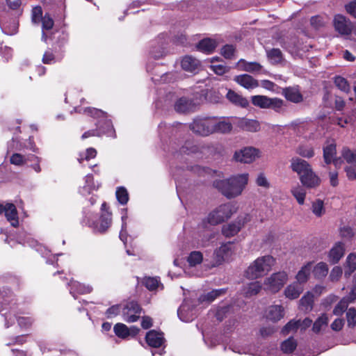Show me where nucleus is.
Returning <instances> with one entry per match:
<instances>
[{"label": "nucleus", "mask_w": 356, "mask_h": 356, "mask_svg": "<svg viewBox=\"0 0 356 356\" xmlns=\"http://www.w3.org/2000/svg\"><path fill=\"white\" fill-rule=\"evenodd\" d=\"M248 180L249 175L243 173L232 176L226 179L216 180L214 181L213 186L227 198L232 199L242 193Z\"/></svg>", "instance_id": "1"}, {"label": "nucleus", "mask_w": 356, "mask_h": 356, "mask_svg": "<svg viewBox=\"0 0 356 356\" xmlns=\"http://www.w3.org/2000/svg\"><path fill=\"white\" fill-rule=\"evenodd\" d=\"M74 110L76 112L79 113L82 111V108H75ZM83 112L86 115L97 118L99 120L97 123L99 130H90L85 132L81 136L82 139H86L90 136H101L102 135L110 137L115 136V130L112 123L111 120H107L106 114L104 111L94 108H86L83 109Z\"/></svg>", "instance_id": "2"}, {"label": "nucleus", "mask_w": 356, "mask_h": 356, "mask_svg": "<svg viewBox=\"0 0 356 356\" xmlns=\"http://www.w3.org/2000/svg\"><path fill=\"white\" fill-rule=\"evenodd\" d=\"M275 264V259L269 254L259 257L245 271V276L250 280H257L267 275Z\"/></svg>", "instance_id": "3"}, {"label": "nucleus", "mask_w": 356, "mask_h": 356, "mask_svg": "<svg viewBox=\"0 0 356 356\" xmlns=\"http://www.w3.org/2000/svg\"><path fill=\"white\" fill-rule=\"evenodd\" d=\"M236 211L235 207L232 204H221L211 211L205 220L209 225H216L229 219Z\"/></svg>", "instance_id": "4"}, {"label": "nucleus", "mask_w": 356, "mask_h": 356, "mask_svg": "<svg viewBox=\"0 0 356 356\" xmlns=\"http://www.w3.org/2000/svg\"><path fill=\"white\" fill-rule=\"evenodd\" d=\"M288 273L279 271L266 277L263 282L264 289L273 293L278 292L287 282Z\"/></svg>", "instance_id": "5"}, {"label": "nucleus", "mask_w": 356, "mask_h": 356, "mask_svg": "<svg viewBox=\"0 0 356 356\" xmlns=\"http://www.w3.org/2000/svg\"><path fill=\"white\" fill-rule=\"evenodd\" d=\"M252 103L260 108H271L275 112H281L284 106L283 100L277 97L270 98L264 95L252 96Z\"/></svg>", "instance_id": "6"}, {"label": "nucleus", "mask_w": 356, "mask_h": 356, "mask_svg": "<svg viewBox=\"0 0 356 356\" xmlns=\"http://www.w3.org/2000/svg\"><path fill=\"white\" fill-rule=\"evenodd\" d=\"M236 245L231 242L222 243L214 251V265L218 266L223 262L229 261L236 254Z\"/></svg>", "instance_id": "7"}, {"label": "nucleus", "mask_w": 356, "mask_h": 356, "mask_svg": "<svg viewBox=\"0 0 356 356\" xmlns=\"http://www.w3.org/2000/svg\"><path fill=\"white\" fill-rule=\"evenodd\" d=\"M213 117H197L190 124L191 129L201 136H209L213 134Z\"/></svg>", "instance_id": "8"}, {"label": "nucleus", "mask_w": 356, "mask_h": 356, "mask_svg": "<svg viewBox=\"0 0 356 356\" xmlns=\"http://www.w3.org/2000/svg\"><path fill=\"white\" fill-rule=\"evenodd\" d=\"M210 226L206 220L199 225L198 234L195 237V241L197 247H207L213 243L215 238V233L210 230Z\"/></svg>", "instance_id": "9"}, {"label": "nucleus", "mask_w": 356, "mask_h": 356, "mask_svg": "<svg viewBox=\"0 0 356 356\" xmlns=\"http://www.w3.org/2000/svg\"><path fill=\"white\" fill-rule=\"evenodd\" d=\"M261 156V152L254 147H246L235 152L234 159L238 162L250 163Z\"/></svg>", "instance_id": "10"}, {"label": "nucleus", "mask_w": 356, "mask_h": 356, "mask_svg": "<svg viewBox=\"0 0 356 356\" xmlns=\"http://www.w3.org/2000/svg\"><path fill=\"white\" fill-rule=\"evenodd\" d=\"M141 313L142 309L136 302L131 301L122 306V317L127 323L137 321Z\"/></svg>", "instance_id": "11"}, {"label": "nucleus", "mask_w": 356, "mask_h": 356, "mask_svg": "<svg viewBox=\"0 0 356 356\" xmlns=\"http://www.w3.org/2000/svg\"><path fill=\"white\" fill-rule=\"evenodd\" d=\"M16 243L35 248L36 251L40 252L44 257H48L49 254V250H48L46 247L38 243L37 241L31 238V236L25 232L19 233L16 238Z\"/></svg>", "instance_id": "12"}, {"label": "nucleus", "mask_w": 356, "mask_h": 356, "mask_svg": "<svg viewBox=\"0 0 356 356\" xmlns=\"http://www.w3.org/2000/svg\"><path fill=\"white\" fill-rule=\"evenodd\" d=\"M106 204L104 202L102 204V213L99 222L91 223L88 222V225L92 227L95 232L103 233L106 232L111 225V213L106 210Z\"/></svg>", "instance_id": "13"}, {"label": "nucleus", "mask_w": 356, "mask_h": 356, "mask_svg": "<svg viewBox=\"0 0 356 356\" xmlns=\"http://www.w3.org/2000/svg\"><path fill=\"white\" fill-rule=\"evenodd\" d=\"M337 153L336 144L334 142H328L323 147V159L327 164L332 162L336 167H340L342 160L340 157H335Z\"/></svg>", "instance_id": "14"}, {"label": "nucleus", "mask_w": 356, "mask_h": 356, "mask_svg": "<svg viewBox=\"0 0 356 356\" xmlns=\"http://www.w3.org/2000/svg\"><path fill=\"white\" fill-rule=\"evenodd\" d=\"M3 213L13 227L18 226V213L15 204L12 203L0 204V213Z\"/></svg>", "instance_id": "15"}, {"label": "nucleus", "mask_w": 356, "mask_h": 356, "mask_svg": "<svg viewBox=\"0 0 356 356\" xmlns=\"http://www.w3.org/2000/svg\"><path fill=\"white\" fill-rule=\"evenodd\" d=\"M234 123L241 130L249 132H257L260 130L259 121L245 118H234Z\"/></svg>", "instance_id": "16"}, {"label": "nucleus", "mask_w": 356, "mask_h": 356, "mask_svg": "<svg viewBox=\"0 0 356 356\" xmlns=\"http://www.w3.org/2000/svg\"><path fill=\"white\" fill-rule=\"evenodd\" d=\"M179 319L183 322H190L196 318V309L188 300H185L177 311Z\"/></svg>", "instance_id": "17"}, {"label": "nucleus", "mask_w": 356, "mask_h": 356, "mask_svg": "<svg viewBox=\"0 0 356 356\" xmlns=\"http://www.w3.org/2000/svg\"><path fill=\"white\" fill-rule=\"evenodd\" d=\"M335 30L341 35H350L352 31V23L341 15H337L334 19Z\"/></svg>", "instance_id": "18"}, {"label": "nucleus", "mask_w": 356, "mask_h": 356, "mask_svg": "<svg viewBox=\"0 0 356 356\" xmlns=\"http://www.w3.org/2000/svg\"><path fill=\"white\" fill-rule=\"evenodd\" d=\"M213 133L228 134L232 130V123L225 118L213 117Z\"/></svg>", "instance_id": "19"}, {"label": "nucleus", "mask_w": 356, "mask_h": 356, "mask_svg": "<svg viewBox=\"0 0 356 356\" xmlns=\"http://www.w3.org/2000/svg\"><path fill=\"white\" fill-rule=\"evenodd\" d=\"M300 181L303 186L308 188H316L321 182L320 177L313 171L312 168L301 176Z\"/></svg>", "instance_id": "20"}, {"label": "nucleus", "mask_w": 356, "mask_h": 356, "mask_svg": "<svg viewBox=\"0 0 356 356\" xmlns=\"http://www.w3.org/2000/svg\"><path fill=\"white\" fill-rule=\"evenodd\" d=\"M291 168L298 175L300 179L301 176L312 169V167L307 161L298 157H294L291 160Z\"/></svg>", "instance_id": "21"}, {"label": "nucleus", "mask_w": 356, "mask_h": 356, "mask_svg": "<svg viewBox=\"0 0 356 356\" xmlns=\"http://www.w3.org/2000/svg\"><path fill=\"white\" fill-rule=\"evenodd\" d=\"M345 245L342 242H336L328 253V260L332 264H337L343 257Z\"/></svg>", "instance_id": "22"}, {"label": "nucleus", "mask_w": 356, "mask_h": 356, "mask_svg": "<svg viewBox=\"0 0 356 356\" xmlns=\"http://www.w3.org/2000/svg\"><path fill=\"white\" fill-rule=\"evenodd\" d=\"M113 330L115 334L120 338L126 339L130 335L138 334L139 329L135 326L128 327L126 325L118 323L114 325Z\"/></svg>", "instance_id": "23"}, {"label": "nucleus", "mask_w": 356, "mask_h": 356, "mask_svg": "<svg viewBox=\"0 0 356 356\" xmlns=\"http://www.w3.org/2000/svg\"><path fill=\"white\" fill-rule=\"evenodd\" d=\"M145 339L148 346L152 348L161 347L165 341L163 333L156 330L149 331L146 334Z\"/></svg>", "instance_id": "24"}, {"label": "nucleus", "mask_w": 356, "mask_h": 356, "mask_svg": "<svg viewBox=\"0 0 356 356\" xmlns=\"http://www.w3.org/2000/svg\"><path fill=\"white\" fill-rule=\"evenodd\" d=\"M99 188V184H95L92 175H87L84 178V185L79 188V193L83 196L91 194Z\"/></svg>", "instance_id": "25"}, {"label": "nucleus", "mask_w": 356, "mask_h": 356, "mask_svg": "<svg viewBox=\"0 0 356 356\" xmlns=\"http://www.w3.org/2000/svg\"><path fill=\"white\" fill-rule=\"evenodd\" d=\"M63 58V51L57 50L56 48L53 51L51 49L47 50L42 57V62L44 64L51 65L59 62Z\"/></svg>", "instance_id": "26"}, {"label": "nucleus", "mask_w": 356, "mask_h": 356, "mask_svg": "<svg viewBox=\"0 0 356 356\" xmlns=\"http://www.w3.org/2000/svg\"><path fill=\"white\" fill-rule=\"evenodd\" d=\"M70 286V292L75 298L76 294H86L92 291V287L88 284H81L79 282L71 280L68 284Z\"/></svg>", "instance_id": "27"}, {"label": "nucleus", "mask_w": 356, "mask_h": 356, "mask_svg": "<svg viewBox=\"0 0 356 356\" xmlns=\"http://www.w3.org/2000/svg\"><path fill=\"white\" fill-rule=\"evenodd\" d=\"M313 268V262L309 261L303 265L296 275V282L303 284L307 282Z\"/></svg>", "instance_id": "28"}, {"label": "nucleus", "mask_w": 356, "mask_h": 356, "mask_svg": "<svg viewBox=\"0 0 356 356\" xmlns=\"http://www.w3.org/2000/svg\"><path fill=\"white\" fill-rule=\"evenodd\" d=\"M234 80L241 86L246 89H253L257 88L259 84L258 81L252 76L248 74H242L236 76Z\"/></svg>", "instance_id": "29"}, {"label": "nucleus", "mask_w": 356, "mask_h": 356, "mask_svg": "<svg viewBox=\"0 0 356 356\" xmlns=\"http://www.w3.org/2000/svg\"><path fill=\"white\" fill-rule=\"evenodd\" d=\"M302 291V285L295 282L287 286L284 290V295L287 298L293 300L298 298Z\"/></svg>", "instance_id": "30"}, {"label": "nucleus", "mask_w": 356, "mask_h": 356, "mask_svg": "<svg viewBox=\"0 0 356 356\" xmlns=\"http://www.w3.org/2000/svg\"><path fill=\"white\" fill-rule=\"evenodd\" d=\"M218 44V41L216 39L212 38H205L202 40L197 45V48L200 51L210 54L217 47Z\"/></svg>", "instance_id": "31"}, {"label": "nucleus", "mask_w": 356, "mask_h": 356, "mask_svg": "<svg viewBox=\"0 0 356 356\" xmlns=\"http://www.w3.org/2000/svg\"><path fill=\"white\" fill-rule=\"evenodd\" d=\"M284 317V309L281 305H272L266 311V318L273 322Z\"/></svg>", "instance_id": "32"}, {"label": "nucleus", "mask_w": 356, "mask_h": 356, "mask_svg": "<svg viewBox=\"0 0 356 356\" xmlns=\"http://www.w3.org/2000/svg\"><path fill=\"white\" fill-rule=\"evenodd\" d=\"M195 105L193 102L185 97L178 99L175 104V109L179 113H186L192 111Z\"/></svg>", "instance_id": "33"}, {"label": "nucleus", "mask_w": 356, "mask_h": 356, "mask_svg": "<svg viewBox=\"0 0 356 356\" xmlns=\"http://www.w3.org/2000/svg\"><path fill=\"white\" fill-rule=\"evenodd\" d=\"M199 66L200 61L190 56L184 57L181 60V67L187 72H195Z\"/></svg>", "instance_id": "34"}, {"label": "nucleus", "mask_w": 356, "mask_h": 356, "mask_svg": "<svg viewBox=\"0 0 356 356\" xmlns=\"http://www.w3.org/2000/svg\"><path fill=\"white\" fill-rule=\"evenodd\" d=\"M291 193L300 205L305 204L307 193L303 186H300L298 184L293 186L291 188Z\"/></svg>", "instance_id": "35"}, {"label": "nucleus", "mask_w": 356, "mask_h": 356, "mask_svg": "<svg viewBox=\"0 0 356 356\" xmlns=\"http://www.w3.org/2000/svg\"><path fill=\"white\" fill-rule=\"evenodd\" d=\"M236 66L241 70L252 73L257 72L261 69V65L259 63L256 62H247L243 59L239 60Z\"/></svg>", "instance_id": "36"}, {"label": "nucleus", "mask_w": 356, "mask_h": 356, "mask_svg": "<svg viewBox=\"0 0 356 356\" xmlns=\"http://www.w3.org/2000/svg\"><path fill=\"white\" fill-rule=\"evenodd\" d=\"M283 94L287 100L293 103H299L302 101V95L296 88H287L284 90Z\"/></svg>", "instance_id": "37"}, {"label": "nucleus", "mask_w": 356, "mask_h": 356, "mask_svg": "<svg viewBox=\"0 0 356 356\" xmlns=\"http://www.w3.org/2000/svg\"><path fill=\"white\" fill-rule=\"evenodd\" d=\"M353 301L356 299V293H355L354 291H352V293L350 295L348 298H344L336 305L333 310V314L336 316L341 315L343 312L347 309L348 305V300Z\"/></svg>", "instance_id": "38"}, {"label": "nucleus", "mask_w": 356, "mask_h": 356, "mask_svg": "<svg viewBox=\"0 0 356 356\" xmlns=\"http://www.w3.org/2000/svg\"><path fill=\"white\" fill-rule=\"evenodd\" d=\"M219 58L213 57L210 60L209 68L216 74L222 75L229 70V67L223 63H218Z\"/></svg>", "instance_id": "39"}, {"label": "nucleus", "mask_w": 356, "mask_h": 356, "mask_svg": "<svg viewBox=\"0 0 356 356\" xmlns=\"http://www.w3.org/2000/svg\"><path fill=\"white\" fill-rule=\"evenodd\" d=\"M242 223H239L236 220V221L229 223L227 225H225L222 227V233L227 237L234 236L238 233V232L241 229Z\"/></svg>", "instance_id": "40"}, {"label": "nucleus", "mask_w": 356, "mask_h": 356, "mask_svg": "<svg viewBox=\"0 0 356 356\" xmlns=\"http://www.w3.org/2000/svg\"><path fill=\"white\" fill-rule=\"evenodd\" d=\"M262 285L260 282H251L243 287V293L246 297H251L257 295L261 289Z\"/></svg>", "instance_id": "41"}, {"label": "nucleus", "mask_w": 356, "mask_h": 356, "mask_svg": "<svg viewBox=\"0 0 356 356\" xmlns=\"http://www.w3.org/2000/svg\"><path fill=\"white\" fill-rule=\"evenodd\" d=\"M143 284L149 291H159L163 289L159 277H147L143 280Z\"/></svg>", "instance_id": "42"}, {"label": "nucleus", "mask_w": 356, "mask_h": 356, "mask_svg": "<svg viewBox=\"0 0 356 356\" xmlns=\"http://www.w3.org/2000/svg\"><path fill=\"white\" fill-rule=\"evenodd\" d=\"M227 98L233 104L241 107H246L248 105V102L245 98L232 90H229L227 93Z\"/></svg>", "instance_id": "43"}, {"label": "nucleus", "mask_w": 356, "mask_h": 356, "mask_svg": "<svg viewBox=\"0 0 356 356\" xmlns=\"http://www.w3.org/2000/svg\"><path fill=\"white\" fill-rule=\"evenodd\" d=\"M313 273L315 277L321 279L328 273V266L324 262H319L315 266H313Z\"/></svg>", "instance_id": "44"}, {"label": "nucleus", "mask_w": 356, "mask_h": 356, "mask_svg": "<svg viewBox=\"0 0 356 356\" xmlns=\"http://www.w3.org/2000/svg\"><path fill=\"white\" fill-rule=\"evenodd\" d=\"M10 163L12 165L22 167L26 164L27 161H29V155L24 156L19 153H13L10 156Z\"/></svg>", "instance_id": "45"}, {"label": "nucleus", "mask_w": 356, "mask_h": 356, "mask_svg": "<svg viewBox=\"0 0 356 356\" xmlns=\"http://www.w3.org/2000/svg\"><path fill=\"white\" fill-rule=\"evenodd\" d=\"M312 211L314 215L318 218L321 217L325 213L324 202L322 200H315L312 203Z\"/></svg>", "instance_id": "46"}, {"label": "nucleus", "mask_w": 356, "mask_h": 356, "mask_svg": "<svg viewBox=\"0 0 356 356\" xmlns=\"http://www.w3.org/2000/svg\"><path fill=\"white\" fill-rule=\"evenodd\" d=\"M329 319L327 314H323L319 316L314 323L312 330L314 332H320L323 327H326Z\"/></svg>", "instance_id": "47"}, {"label": "nucleus", "mask_w": 356, "mask_h": 356, "mask_svg": "<svg viewBox=\"0 0 356 356\" xmlns=\"http://www.w3.org/2000/svg\"><path fill=\"white\" fill-rule=\"evenodd\" d=\"M225 293V290L222 289H214L211 291L207 293L205 295L202 296L200 298V300L201 302H211L213 301L217 297L220 296L221 294Z\"/></svg>", "instance_id": "48"}, {"label": "nucleus", "mask_w": 356, "mask_h": 356, "mask_svg": "<svg viewBox=\"0 0 356 356\" xmlns=\"http://www.w3.org/2000/svg\"><path fill=\"white\" fill-rule=\"evenodd\" d=\"M267 56L273 64L280 63L283 59L282 51L279 49H272L267 51Z\"/></svg>", "instance_id": "49"}, {"label": "nucleus", "mask_w": 356, "mask_h": 356, "mask_svg": "<svg viewBox=\"0 0 356 356\" xmlns=\"http://www.w3.org/2000/svg\"><path fill=\"white\" fill-rule=\"evenodd\" d=\"M296 346L297 343L296 340L291 337L282 343L281 350L284 353H291L296 349Z\"/></svg>", "instance_id": "50"}, {"label": "nucleus", "mask_w": 356, "mask_h": 356, "mask_svg": "<svg viewBox=\"0 0 356 356\" xmlns=\"http://www.w3.org/2000/svg\"><path fill=\"white\" fill-rule=\"evenodd\" d=\"M203 259L202 254L199 251H193L192 252L188 257V262L191 268L195 266L197 264H201Z\"/></svg>", "instance_id": "51"}, {"label": "nucleus", "mask_w": 356, "mask_h": 356, "mask_svg": "<svg viewBox=\"0 0 356 356\" xmlns=\"http://www.w3.org/2000/svg\"><path fill=\"white\" fill-rule=\"evenodd\" d=\"M313 301V295L310 293H307L306 295L302 297L300 300V304L302 309L307 311L312 309Z\"/></svg>", "instance_id": "52"}, {"label": "nucleus", "mask_w": 356, "mask_h": 356, "mask_svg": "<svg viewBox=\"0 0 356 356\" xmlns=\"http://www.w3.org/2000/svg\"><path fill=\"white\" fill-rule=\"evenodd\" d=\"M41 20H42V30H43L42 38L44 41H46L47 35L44 33V30L51 29L54 26V21H53L52 18L48 15H45L44 17H42Z\"/></svg>", "instance_id": "53"}, {"label": "nucleus", "mask_w": 356, "mask_h": 356, "mask_svg": "<svg viewBox=\"0 0 356 356\" xmlns=\"http://www.w3.org/2000/svg\"><path fill=\"white\" fill-rule=\"evenodd\" d=\"M296 152L302 157L312 158L314 155L313 147L309 145H300L298 147Z\"/></svg>", "instance_id": "54"}, {"label": "nucleus", "mask_w": 356, "mask_h": 356, "mask_svg": "<svg viewBox=\"0 0 356 356\" xmlns=\"http://www.w3.org/2000/svg\"><path fill=\"white\" fill-rule=\"evenodd\" d=\"M116 197L122 204H126L129 200V195L127 189L124 187H119L116 190Z\"/></svg>", "instance_id": "55"}, {"label": "nucleus", "mask_w": 356, "mask_h": 356, "mask_svg": "<svg viewBox=\"0 0 356 356\" xmlns=\"http://www.w3.org/2000/svg\"><path fill=\"white\" fill-rule=\"evenodd\" d=\"M97 155V151L92 147L88 148L84 153H80L77 158L78 161L81 163L83 161H88Z\"/></svg>", "instance_id": "56"}, {"label": "nucleus", "mask_w": 356, "mask_h": 356, "mask_svg": "<svg viewBox=\"0 0 356 356\" xmlns=\"http://www.w3.org/2000/svg\"><path fill=\"white\" fill-rule=\"evenodd\" d=\"M121 218H122V229L120 231L119 237H120V240L124 243H126V241H127V233H126L127 225H126V220L127 218V209H122V217H121Z\"/></svg>", "instance_id": "57"}, {"label": "nucleus", "mask_w": 356, "mask_h": 356, "mask_svg": "<svg viewBox=\"0 0 356 356\" xmlns=\"http://www.w3.org/2000/svg\"><path fill=\"white\" fill-rule=\"evenodd\" d=\"M341 156L349 165L355 163L356 160V153L353 152L349 149L346 147L343 148L341 151Z\"/></svg>", "instance_id": "58"}, {"label": "nucleus", "mask_w": 356, "mask_h": 356, "mask_svg": "<svg viewBox=\"0 0 356 356\" xmlns=\"http://www.w3.org/2000/svg\"><path fill=\"white\" fill-rule=\"evenodd\" d=\"M334 84L343 92H348L350 90V86L348 81L341 76H337L334 79Z\"/></svg>", "instance_id": "59"}, {"label": "nucleus", "mask_w": 356, "mask_h": 356, "mask_svg": "<svg viewBox=\"0 0 356 356\" xmlns=\"http://www.w3.org/2000/svg\"><path fill=\"white\" fill-rule=\"evenodd\" d=\"M256 215V211H252L251 213H245L241 214L238 218L237 220L238 222L241 224V227H243L245 224L251 222L252 220L253 217Z\"/></svg>", "instance_id": "60"}, {"label": "nucleus", "mask_w": 356, "mask_h": 356, "mask_svg": "<svg viewBox=\"0 0 356 356\" xmlns=\"http://www.w3.org/2000/svg\"><path fill=\"white\" fill-rule=\"evenodd\" d=\"M346 318L348 325L349 327H354L356 325V309L349 308L346 313Z\"/></svg>", "instance_id": "61"}, {"label": "nucleus", "mask_w": 356, "mask_h": 356, "mask_svg": "<svg viewBox=\"0 0 356 356\" xmlns=\"http://www.w3.org/2000/svg\"><path fill=\"white\" fill-rule=\"evenodd\" d=\"M298 322L295 320L290 321L282 329L283 334H286L290 332H295L299 329Z\"/></svg>", "instance_id": "62"}, {"label": "nucleus", "mask_w": 356, "mask_h": 356, "mask_svg": "<svg viewBox=\"0 0 356 356\" xmlns=\"http://www.w3.org/2000/svg\"><path fill=\"white\" fill-rule=\"evenodd\" d=\"M347 266L349 268L348 275H350L353 271L356 270V254H350L346 259Z\"/></svg>", "instance_id": "63"}, {"label": "nucleus", "mask_w": 356, "mask_h": 356, "mask_svg": "<svg viewBox=\"0 0 356 356\" xmlns=\"http://www.w3.org/2000/svg\"><path fill=\"white\" fill-rule=\"evenodd\" d=\"M235 52V48L233 45L226 44L221 49V54L227 59L233 58Z\"/></svg>", "instance_id": "64"}]
</instances>
